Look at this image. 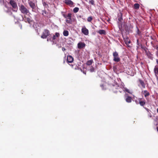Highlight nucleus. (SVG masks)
<instances>
[{"instance_id": "obj_1", "label": "nucleus", "mask_w": 158, "mask_h": 158, "mask_svg": "<svg viewBox=\"0 0 158 158\" xmlns=\"http://www.w3.org/2000/svg\"><path fill=\"white\" fill-rule=\"evenodd\" d=\"M110 90H112L114 93H117L118 92L117 90L121 89L117 84H115L114 85H108V86Z\"/></svg>"}, {"instance_id": "obj_2", "label": "nucleus", "mask_w": 158, "mask_h": 158, "mask_svg": "<svg viewBox=\"0 0 158 158\" xmlns=\"http://www.w3.org/2000/svg\"><path fill=\"white\" fill-rule=\"evenodd\" d=\"M9 3L13 8L12 10L14 12H17L18 7L16 2L14 0H10Z\"/></svg>"}, {"instance_id": "obj_3", "label": "nucleus", "mask_w": 158, "mask_h": 158, "mask_svg": "<svg viewBox=\"0 0 158 158\" xmlns=\"http://www.w3.org/2000/svg\"><path fill=\"white\" fill-rule=\"evenodd\" d=\"M19 10L21 12L24 14L27 15L29 13V11L23 5H21L19 7Z\"/></svg>"}, {"instance_id": "obj_4", "label": "nucleus", "mask_w": 158, "mask_h": 158, "mask_svg": "<svg viewBox=\"0 0 158 158\" xmlns=\"http://www.w3.org/2000/svg\"><path fill=\"white\" fill-rule=\"evenodd\" d=\"M50 35V32L48 30L44 29L43 31L41 37L43 39L46 38Z\"/></svg>"}, {"instance_id": "obj_5", "label": "nucleus", "mask_w": 158, "mask_h": 158, "mask_svg": "<svg viewBox=\"0 0 158 158\" xmlns=\"http://www.w3.org/2000/svg\"><path fill=\"white\" fill-rule=\"evenodd\" d=\"M113 60L116 62H119L120 60V59L119 57V55L118 53L115 51L113 53Z\"/></svg>"}, {"instance_id": "obj_6", "label": "nucleus", "mask_w": 158, "mask_h": 158, "mask_svg": "<svg viewBox=\"0 0 158 158\" xmlns=\"http://www.w3.org/2000/svg\"><path fill=\"white\" fill-rule=\"evenodd\" d=\"M72 14L69 13L68 14L67 18H66V22L67 23L71 24L72 22V20L71 19Z\"/></svg>"}, {"instance_id": "obj_7", "label": "nucleus", "mask_w": 158, "mask_h": 158, "mask_svg": "<svg viewBox=\"0 0 158 158\" xmlns=\"http://www.w3.org/2000/svg\"><path fill=\"white\" fill-rule=\"evenodd\" d=\"M139 103L140 105L142 106H143L146 104V100L143 98H139L138 99Z\"/></svg>"}, {"instance_id": "obj_8", "label": "nucleus", "mask_w": 158, "mask_h": 158, "mask_svg": "<svg viewBox=\"0 0 158 158\" xmlns=\"http://www.w3.org/2000/svg\"><path fill=\"white\" fill-rule=\"evenodd\" d=\"M85 46V44L84 42H80L77 44V47L80 49L84 48Z\"/></svg>"}, {"instance_id": "obj_9", "label": "nucleus", "mask_w": 158, "mask_h": 158, "mask_svg": "<svg viewBox=\"0 0 158 158\" xmlns=\"http://www.w3.org/2000/svg\"><path fill=\"white\" fill-rule=\"evenodd\" d=\"M125 100L127 102L130 103L131 102L132 98L129 96L128 94H125Z\"/></svg>"}, {"instance_id": "obj_10", "label": "nucleus", "mask_w": 158, "mask_h": 158, "mask_svg": "<svg viewBox=\"0 0 158 158\" xmlns=\"http://www.w3.org/2000/svg\"><path fill=\"white\" fill-rule=\"evenodd\" d=\"M64 2L67 5L72 7L74 3L71 0H64Z\"/></svg>"}, {"instance_id": "obj_11", "label": "nucleus", "mask_w": 158, "mask_h": 158, "mask_svg": "<svg viewBox=\"0 0 158 158\" xmlns=\"http://www.w3.org/2000/svg\"><path fill=\"white\" fill-rule=\"evenodd\" d=\"M81 32L85 35H88L89 34V30L85 26L81 29Z\"/></svg>"}, {"instance_id": "obj_12", "label": "nucleus", "mask_w": 158, "mask_h": 158, "mask_svg": "<svg viewBox=\"0 0 158 158\" xmlns=\"http://www.w3.org/2000/svg\"><path fill=\"white\" fill-rule=\"evenodd\" d=\"M22 20H24L25 22L28 23H30L32 22V20L29 18H27L26 17H24V18L23 17L22 15Z\"/></svg>"}, {"instance_id": "obj_13", "label": "nucleus", "mask_w": 158, "mask_h": 158, "mask_svg": "<svg viewBox=\"0 0 158 158\" xmlns=\"http://www.w3.org/2000/svg\"><path fill=\"white\" fill-rule=\"evenodd\" d=\"M67 62L68 63H71L73 60V58L72 56L69 55L67 57Z\"/></svg>"}, {"instance_id": "obj_14", "label": "nucleus", "mask_w": 158, "mask_h": 158, "mask_svg": "<svg viewBox=\"0 0 158 158\" xmlns=\"http://www.w3.org/2000/svg\"><path fill=\"white\" fill-rule=\"evenodd\" d=\"M146 55L147 56L148 58L152 60L153 59V55L149 52V51H148L146 53Z\"/></svg>"}, {"instance_id": "obj_15", "label": "nucleus", "mask_w": 158, "mask_h": 158, "mask_svg": "<svg viewBox=\"0 0 158 158\" xmlns=\"http://www.w3.org/2000/svg\"><path fill=\"white\" fill-rule=\"evenodd\" d=\"M28 4L31 7V8L32 9V10L35 9L36 7L35 4L33 2H32V1H30L29 2Z\"/></svg>"}, {"instance_id": "obj_16", "label": "nucleus", "mask_w": 158, "mask_h": 158, "mask_svg": "<svg viewBox=\"0 0 158 158\" xmlns=\"http://www.w3.org/2000/svg\"><path fill=\"white\" fill-rule=\"evenodd\" d=\"M60 36V34L59 33L56 32L55 35H53L52 37V40H53L56 39V38L59 37Z\"/></svg>"}, {"instance_id": "obj_17", "label": "nucleus", "mask_w": 158, "mask_h": 158, "mask_svg": "<svg viewBox=\"0 0 158 158\" xmlns=\"http://www.w3.org/2000/svg\"><path fill=\"white\" fill-rule=\"evenodd\" d=\"M154 72L155 75L157 76L158 75V67L157 66H155L154 69Z\"/></svg>"}, {"instance_id": "obj_18", "label": "nucleus", "mask_w": 158, "mask_h": 158, "mask_svg": "<svg viewBox=\"0 0 158 158\" xmlns=\"http://www.w3.org/2000/svg\"><path fill=\"white\" fill-rule=\"evenodd\" d=\"M122 15V14L121 13L118 15V19L120 22H121L123 20Z\"/></svg>"}, {"instance_id": "obj_19", "label": "nucleus", "mask_w": 158, "mask_h": 158, "mask_svg": "<svg viewBox=\"0 0 158 158\" xmlns=\"http://www.w3.org/2000/svg\"><path fill=\"white\" fill-rule=\"evenodd\" d=\"M97 32L101 35L103 34L105 35L106 34V32L104 30H99Z\"/></svg>"}, {"instance_id": "obj_20", "label": "nucleus", "mask_w": 158, "mask_h": 158, "mask_svg": "<svg viewBox=\"0 0 158 158\" xmlns=\"http://www.w3.org/2000/svg\"><path fill=\"white\" fill-rule=\"evenodd\" d=\"M136 32L137 33V34L138 35H139V36H142V34L141 33V32L140 31L137 27V26H136Z\"/></svg>"}, {"instance_id": "obj_21", "label": "nucleus", "mask_w": 158, "mask_h": 158, "mask_svg": "<svg viewBox=\"0 0 158 158\" xmlns=\"http://www.w3.org/2000/svg\"><path fill=\"white\" fill-rule=\"evenodd\" d=\"M89 70L90 72L91 73L95 72V69L94 67H93L92 66H89Z\"/></svg>"}, {"instance_id": "obj_22", "label": "nucleus", "mask_w": 158, "mask_h": 158, "mask_svg": "<svg viewBox=\"0 0 158 158\" xmlns=\"http://www.w3.org/2000/svg\"><path fill=\"white\" fill-rule=\"evenodd\" d=\"M139 81L140 84L141 85L143 88H145V85L144 84V82L142 80L140 79H139Z\"/></svg>"}, {"instance_id": "obj_23", "label": "nucleus", "mask_w": 158, "mask_h": 158, "mask_svg": "<svg viewBox=\"0 0 158 158\" xmlns=\"http://www.w3.org/2000/svg\"><path fill=\"white\" fill-rule=\"evenodd\" d=\"M93 62V60H89L86 63V64L87 65L90 66L92 64Z\"/></svg>"}, {"instance_id": "obj_24", "label": "nucleus", "mask_w": 158, "mask_h": 158, "mask_svg": "<svg viewBox=\"0 0 158 158\" xmlns=\"http://www.w3.org/2000/svg\"><path fill=\"white\" fill-rule=\"evenodd\" d=\"M140 45L141 48L145 51L146 53L148 51V49L147 47L145 46H143L142 44H140Z\"/></svg>"}, {"instance_id": "obj_25", "label": "nucleus", "mask_w": 158, "mask_h": 158, "mask_svg": "<svg viewBox=\"0 0 158 158\" xmlns=\"http://www.w3.org/2000/svg\"><path fill=\"white\" fill-rule=\"evenodd\" d=\"M143 94H144L145 97L148 96L150 94L149 93L147 90H145L143 91Z\"/></svg>"}, {"instance_id": "obj_26", "label": "nucleus", "mask_w": 158, "mask_h": 158, "mask_svg": "<svg viewBox=\"0 0 158 158\" xmlns=\"http://www.w3.org/2000/svg\"><path fill=\"white\" fill-rule=\"evenodd\" d=\"M63 34L64 36H68L69 34V31L67 30H64L63 32Z\"/></svg>"}, {"instance_id": "obj_27", "label": "nucleus", "mask_w": 158, "mask_h": 158, "mask_svg": "<svg viewBox=\"0 0 158 158\" xmlns=\"http://www.w3.org/2000/svg\"><path fill=\"white\" fill-rule=\"evenodd\" d=\"M139 5L138 3H135L134 5V8L136 9H138L139 8Z\"/></svg>"}, {"instance_id": "obj_28", "label": "nucleus", "mask_w": 158, "mask_h": 158, "mask_svg": "<svg viewBox=\"0 0 158 158\" xmlns=\"http://www.w3.org/2000/svg\"><path fill=\"white\" fill-rule=\"evenodd\" d=\"M73 69H74L75 70L76 69H79L80 68L78 66H77L76 65H71Z\"/></svg>"}, {"instance_id": "obj_29", "label": "nucleus", "mask_w": 158, "mask_h": 158, "mask_svg": "<svg viewBox=\"0 0 158 158\" xmlns=\"http://www.w3.org/2000/svg\"><path fill=\"white\" fill-rule=\"evenodd\" d=\"M79 10V8L78 7H76L73 9V12L75 13H76L78 12Z\"/></svg>"}, {"instance_id": "obj_30", "label": "nucleus", "mask_w": 158, "mask_h": 158, "mask_svg": "<svg viewBox=\"0 0 158 158\" xmlns=\"http://www.w3.org/2000/svg\"><path fill=\"white\" fill-rule=\"evenodd\" d=\"M100 87L102 88V90H106V85L104 84H102L100 85Z\"/></svg>"}, {"instance_id": "obj_31", "label": "nucleus", "mask_w": 158, "mask_h": 158, "mask_svg": "<svg viewBox=\"0 0 158 158\" xmlns=\"http://www.w3.org/2000/svg\"><path fill=\"white\" fill-rule=\"evenodd\" d=\"M124 91L127 92L128 93L130 94H132V92H130V91L129 90V89H127L126 88H124Z\"/></svg>"}, {"instance_id": "obj_32", "label": "nucleus", "mask_w": 158, "mask_h": 158, "mask_svg": "<svg viewBox=\"0 0 158 158\" xmlns=\"http://www.w3.org/2000/svg\"><path fill=\"white\" fill-rule=\"evenodd\" d=\"M92 16H89L88 17L87 19V20L89 22H91L92 20Z\"/></svg>"}, {"instance_id": "obj_33", "label": "nucleus", "mask_w": 158, "mask_h": 158, "mask_svg": "<svg viewBox=\"0 0 158 158\" xmlns=\"http://www.w3.org/2000/svg\"><path fill=\"white\" fill-rule=\"evenodd\" d=\"M61 13H62V15H63V16L65 18H67V16H68V15H66L63 12H61Z\"/></svg>"}, {"instance_id": "obj_34", "label": "nucleus", "mask_w": 158, "mask_h": 158, "mask_svg": "<svg viewBox=\"0 0 158 158\" xmlns=\"http://www.w3.org/2000/svg\"><path fill=\"white\" fill-rule=\"evenodd\" d=\"M94 1L93 0H91L89 1V3L91 4L92 5H94Z\"/></svg>"}, {"instance_id": "obj_35", "label": "nucleus", "mask_w": 158, "mask_h": 158, "mask_svg": "<svg viewBox=\"0 0 158 158\" xmlns=\"http://www.w3.org/2000/svg\"><path fill=\"white\" fill-rule=\"evenodd\" d=\"M155 49H156L157 50H158V46L157 45H154V47H153Z\"/></svg>"}, {"instance_id": "obj_36", "label": "nucleus", "mask_w": 158, "mask_h": 158, "mask_svg": "<svg viewBox=\"0 0 158 158\" xmlns=\"http://www.w3.org/2000/svg\"><path fill=\"white\" fill-rule=\"evenodd\" d=\"M47 41H52L53 40H52V39L51 38H48V39H47Z\"/></svg>"}, {"instance_id": "obj_37", "label": "nucleus", "mask_w": 158, "mask_h": 158, "mask_svg": "<svg viewBox=\"0 0 158 158\" xmlns=\"http://www.w3.org/2000/svg\"><path fill=\"white\" fill-rule=\"evenodd\" d=\"M125 43L126 44L127 47H131V46H130L128 44H127V43L126 42V41H125Z\"/></svg>"}, {"instance_id": "obj_38", "label": "nucleus", "mask_w": 158, "mask_h": 158, "mask_svg": "<svg viewBox=\"0 0 158 158\" xmlns=\"http://www.w3.org/2000/svg\"><path fill=\"white\" fill-rule=\"evenodd\" d=\"M80 69L81 70V71L84 74H86V72H85V71H83V70H82V69Z\"/></svg>"}, {"instance_id": "obj_39", "label": "nucleus", "mask_w": 158, "mask_h": 158, "mask_svg": "<svg viewBox=\"0 0 158 158\" xmlns=\"http://www.w3.org/2000/svg\"><path fill=\"white\" fill-rule=\"evenodd\" d=\"M137 45H139V46H141V45H140L141 44H139V40L138 39L137 40Z\"/></svg>"}, {"instance_id": "obj_40", "label": "nucleus", "mask_w": 158, "mask_h": 158, "mask_svg": "<svg viewBox=\"0 0 158 158\" xmlns=\"http://www.w3.org/2000/svg\"><path fill=\"white\" fill-rule=\"evenodd\" d=\"M151 44H152V46L153 47H154V45H155V44H154L152 42H151Z\"/></svg>"}, {"instance_id": "obj_41", "label": "nucleus", "mask_w": 158, "mask_h": 158, "mask_svg": "<svg viewBox=\"0 0 158 158\" xmlns=\"http://www.w3.org/2000/svg\"><path fill=\"white\" fill-rule=\"evenodd\" d=\"M43 5L44 6H46V5H48L46 2H44L43 3Z\"/></svg>"}, {"instance_id": "obj_42", "label": "nucleus", "mask_w": 158, "mask_h": 158, "mask_svg": "<svg viewBox=\"0 0 158 158\" xmlns=\"http://www.w3.org/2000/svg\"><path fill=\"white\" fill-rule=\"evenodd\" d=\"M66 50V49L64 48V47H62V50L63 51H65Z\"/></svg>"}, {"instance_id": "obj_43", "label": "nucleus", "mask_w": 158, "mask_h": 158, "mask_svg": "<svg viewBox=\"0 0 158 158\" xmlns=\"http://www.w3.org/2000/svg\"><path fill=\"white\" fill-rule=\"evenodd\" d=\"M126 42L127 43V44H130L131 43V42L130 40H129V41H127H127H126Z\"/></svg>"}, {"instance_id": "obj_44", "label": "nucleus", "mask_w": 158, "mask_h": 158, "mask_svg": "<svg viewBox=\"0 0 158 158\" xmlns=\"http://www.w3.org/2000/svg\"><path fill=\"white\" fill-rule=\"evenodd\" d=\"M135 102L136 104H138L139 103V101L138 102L137 101L135 100Z\"/></svg>"}, {"instance_id": "obj_45", "label": "nucleus", "mask_w": 158, "mask_h": 158, "mask_svg": "<svg viewBox=\"0 0 158 158\" xmlns=\"http://www.w3.org/2000/svg\"><path fill=\"white\" fill-rule=\"evenodd\" d=\"M156 55L158 57V50H157L156 52Z\"/></svg>"}, {"instance_id": "obj_46", "label": "nucleus", "mask_w": 158, "mask_h": 158, "mask_svg": "<svg viewBox=\"0 0 158 158\" xmlns=\"http://www.w3.org/2000/svg\"><path fill=\"white\" fill-rule=\"evenodd\" d=\"M148 115L151 118L152 117V115H151V113H150Z\"/></svg>"}, {"instance_id": "obj_47", "label": "nucleus", "mask_w": 158, "mask_h": 158, "mask_svg": "<svg viewBox=\"0 0 158 158\" xmlns=\"http://www.w3.org/2000/svg\"><path fill=\"white\" fill-rule=\"evenodd\" d=\"M43 13H44L45 14H46V12L45 10H43Z\"/></svg>"}, {"instance_id": "obj_48", "label": "nucleus", "mask_w": 158, "mask_h": 158, "mask_svg": "<svg viewBox=\"0 0 158 158\" xmlns=\"http://www.w3.org/2000/svg\"><path fill=\"white\" fill-rule=\"evenodd\" d=\"M156 62L157 63V64H158V59H156Z\"/></svg>"}, {"instance_id": "obj_49", "label": "nucleus", "mask_w": 158, "mask_h": 158, "mask_svg": "<svg viewBox=\"0 0 158 158\" xmlns=\"http://www.w3.org/2000/svg\"><path fill=\"white\" fill-rule=\"evenodd\" d=\"M4 5V6H5V7L7 8H8L7 6L5 4H5Z\"/></svg>"}, {"instance_id": "obj_50", "label": "nucleus", "mask_w": 158, "mask_h": 158, "mask_svg": "<svg viewBox=\"0 0 158 158\" xmlns=\"http://www.w3.org/2000/svg\"><path fill=\"white\" fill-rule=\"evenodd\" d=\"M120 89H119L118 90V91L120 92V93H121L122 92V91H121Z\"/></svg>"}, {"instance_id": "obj_51", "label": "nucleus", "mask_w": 158, "mask_h": 158, "mask_svg": "<svg viewBox=\"0 0 158 158\" xmlns=\"http://www.w3.org/2000/svg\"><path fill=\"white\" fill-rule=\"evenodd\" d=\"M19 26H21V29L22 28V25H21L19 24Z\"/></svg>"}, {"instance_id": "obj_52", "label": "nucleus", "mask_w": 158, "mask_h": 158, "mask_svg": "<svg viewBox=\"0 0 158 158\" xmlns=\"http://www.w3.org/2000/svg\"><path fill=\"white\" fill-rule=\"evenodd\" d=\"M156 129H157V131L158 132V127H157Z\"/></svg>"}, {"instance_id": "obj_53", "label": "nucleus", "mask_w": 158, "mask_h": 158, "mask_svg": "<svg viewBox=\"0 0 158 158\" xmlns=\"http://www.w3.org/2000/svg\"><path fill=\"white\" fill-rule=\"evenodd\" d=\"M157 112L158 113V108L157 109Z\"/></svg>"}, {"instance_id": "obj_54", "label": "nucleus", "mask_w": 158, "mask_h": 158, "mask_svg": "<svg viewBox=\"0 0 158 158\" xmlns=\"http://www.w3.org/2000/svg\"><path fill=\"white\" fill-rule=\"evenodd\" d=\"M68 44H71V43H68Z\"/></svg>"}]
</instances>
